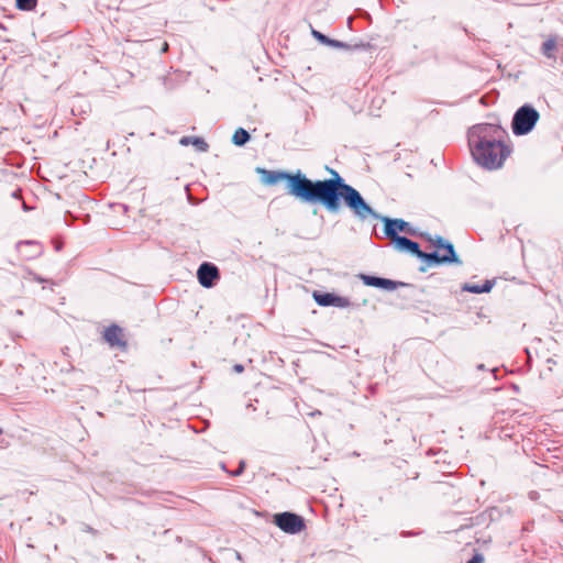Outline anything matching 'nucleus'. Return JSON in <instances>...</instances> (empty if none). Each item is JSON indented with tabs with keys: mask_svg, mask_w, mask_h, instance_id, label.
Returning a JSON list of instances; mask_svg holds the SVG:
<instances>
[{
	"mask_svg": "<svg viewBox=\"0 0 563 563\" xmlns=\"http://www.w3.org/2000/svg\"><path fill=\"white\" fill-rule=\"evenodd\" d=\"M331 178L312 180L302 173L306 194L305 203H320L329 212L336 213L341 208V200L344 201L353 213L364 220L367 217H377L376 211L364 200L362 195L351 185L346 184L340 174L327 167Z\"/></svg>",
	"mask_w": 563,
	"mask_h": 563,
	"instance_id": "f257e3e1",
	"label": "nucleus"
},
{
	"mask_svg": "<svg viewBox=\"0 0 563 563\" xmlns=\"http://www.w3.org/2000/svg\"><path fill=\"white\" fill-rule=\"evenodd\" d=\"M467 140L474 162L487 170L501 168L512 152L509 134L499 123L471 126Z\"/></svg>",
	"mask_w": 563,
	"mask_h": 563,
	"instance_id": "f03ea898",
	"label": "nucleus"
},
{
	"mask_svg": "<svg viewBox=\"0 0 563 563\" xmlns=\"http://www.w3.org/2000/svg\"><path fill=\"white\" fill-rule=\"evenodd\" d=\"M255 172L261 176V181L266 186H273L279 181H285L287 194L303 202V195L306 194L303 185L306 181L302 179V172L300 169L295 173H290L286 170H269L263 167H256Z\"/></svg>",
	"mask_w": 563,
	"mask_h": 563,
	"instance_id": "7ed1b4c3",
	"label": "nucleus"
},
{
	"mask_svg": "<svg viewBox=\"0 0 563 563\" xmlns=\"http://www.w3.org/2000/svg\"><path fill=\"white\" fill-rule=\"evenodd\" d=\"M540 118L539 112L530 104L521 106L511 121L512 133L517 136L530 133Z\"/></svg>",
	"mask_w": 563,
	"mask_h": 563,
	"instance_id": "20e7f679",
	"label": "nucleus"
},
{
	"mask_svg": "<svg viewBox=\"0 0 563 563\" xmlns=\"http://www.w3.org/2000/svg\"><path fill=\"white\" fill-rule=\"evenodd\" d=\"M274 523L283 531L296 534L301 532L306 525L305 519L294 512L285 511L274 516Z\"/></svg>",
	"mask_w": 563,
	"mask_h": 563,
	"instance_id": "39448f33",
	"label": "nucleus"
},
{
	"mask_svg": "<svg viewBox=\"0 0 563 563\" xmlns=\"http://www.w3.org/2000/svg\"><path fill=\"white\" fill-rule=\"evenodd\" d=\"M377 217L375 219H379L384 222V234L385 236H396L399 235V232H404L409 235H416V229L407 221L402 219H391L385 216H380L376 212Z\"/></svg>",
	"mask_w": 563,
	"mask_h": 563,
	"instance_id": "423d86ee",
	"label": "nucleus"
},
{
	"mask_svg": "<svg viewBox=\"0 0 563 563\" xmlns=\"http://www.w3.org/2000/svg\"><path fill=\"white\" fill-rule=\"evenodd\" d=\"M540 52L551 60V65H554L558 62L563 63V41H560L558 36H550L547 38L542 43Z\"/></svg>",
	"mask_w": 563,
	"mask_h": 563,
	"instance_id": "0eeeda50",
	"label": "nucleus"
},
{
	"mask_svg": "<svg viewBox=\"0 0 563 563\" xmlns=\"http://www.w3.org/2000/svg\"><path fill=\"white\" fill-rule=\"evenodd\" d=\"M417 257L419 260L426 262L428 266L441 265V264H457V265L462 264L461 260L456 255V252H451V255L445 254V253L440 255L437 251L427 253L419 249Z\"/></svg>",
	"mask_w": 563,
	"mask_h": 563,
	"instance_id": "6e6552de",
	"label": "nucleus"
},
{
	"mask_svg": "<svg viewBox=\"0 0 563 563\" xmlns=\"http://www.w3.org/2000/svg\"><path fill=\"white\" fill-rule=\"evenodd\" d=\"M197 278L202 287L211 288L220 279L219 268L212 263L203 262L197 271Z\"/></svg>",
	"mask_w": 563,
	"mask_h": 563,
	"instance_id": "1a4fd4ad",
	"label": "nucleus"
},
{
	"mask_svg": "<svg viewBox=\"0 0 563 563\" xmlns=\"http://www.w3.org/2000/svg\"><path fill=\"white\" fill-rule=\"evenodd\" d=\"M360 278L363 280L364 285H366V286L376 287V288L386 289V290H395L398 287L407 286V284H405L402 282H395V280H391L388 278L373 276V275L361 274Z\"/></svg>",
	"mask_w": 563,
	"mask_h": 563,
	"instance_id": "9d476101",
	"label": "nucleus"
},
{
	"mask_svg": "<svg viewBox=\"0 0 563 563\" xmlns=\"http://www.w3.org/2000/svg\"><path fill=\"white\" fill-rule=\"evenodd\" d=\"M390 240V243L394 245V249L401 253H409L411 255L417 256L420 245L408 239L407 236L396 235V236H386Z\"/></svg>",
	"mask_w": 563,
	"mask_h": 563,
	"instance_id": "9b49d317",
	"label": "nucleus"
},
{
	"mask_svg": "<svg viewBox=\"0 0 563 563\" xmlns=\"http://www.w3.org/2000/svg\"><path fill=\"white\" fill-rule=\"evenodd\" d=\"M314 299L318 305L323 307H340L345 308L350 306V300L346 297H341L331 292L314 294Z\"/></svg>",
	"mask_w": 563,
	"mask_h": 563,
	"instance_id": "f8f14e48",
	"label": "nucleus"
},
{
	"mask_svg": "<svg viewBox=\"0 0 563 563\" xmlns=\"http://www.w3.org/2000/svg\"><path fill=\"white\" fill-rule=\"evenodd\" d=\"M104 340L110 346L125 347L126 342L123 340L122 329L119 325L112 324L104 330Z\"/></svg>",
	"mask_w": 563,
	"mask_h": 563,
	"instance_id": "ddd939ff",
	"label": "nucleus"
},
{
	"mask_svg": "<svg viewBox=\"0 0 563 563\" xmlns=\"http://www.w3.org/2000/svg\"><path fill=\"white\" fill-rule=\"evenodd\" d=\"M312 36L316 40H318L320 43H322L324 45H328V46H331V47H334V48L346 49V48L350 47L349 44H346L344 42H341V41H338V40L330 38L329 36L324 35L321 32L316 31V30H312Z\"/></svg>",
	"mask_w": 563,
	"mask_h": 563,
	"instance_id": "4468645a",
	"label": "nucleus"
},
{
	"mask_svg": "<svg viewBox=\"0 0 563 563\" xmlns=\"http://www.w3.org/2000/svg\"><path fill=\"white\" fill-rule=\"evenodd\" d=\"M493 286H494L493 280H485L484 284H482V285L465 283L462 286V290L472 292V294H484V292H489L492 290Z\"/></svg>",
	"mask_w": 563,
	"mask_h": 563,
	"instance_id": "2eb2a0df",
	"label": "nucleus"
},
{
	"mask_svg": "<svg viewBox=\"0 0 563 563\" xmlns=\"http://www.w3.org/2000/svg\"><path fill=\"white\" fill-rule=\"evenodd\" d=\"M181 145H194L199 152H207L209 148L208 143L198 136H183L179 142Z\"/></svg>",
	"mask_w": 563,
	"mask_h": 563,
	"instance_id": "dca6fc26",
	"label": "nucleus"
},
{
	"mask_svg": "<svg viewBox=\"0 0 563 563\" xmlns=\"http://www.w3.org/2000/svg\"><path fill=\"white\" fill-rule=\"evenodd\" d=\"M429 241L438 249L444 250L445 254L451 255V252H455L454 245L440 235H437L435 238H429Z\"/></svg>",
	"mask_w": 563,
	"mask_h": 563,
	"instance_id": "f3484780",
	"label": "nucleus"
},
{
	"mask_svg": "<svg viewBox=\"0 0 563 563\" xmlns=\"http://www.w3.org/2000/svg\"><path fill=\"white\" fill-rule=\"evenodd\" d=\"M250 133L243 128H239L232 136V142L236 146H243L250 141Z\"/></svg>",
	"mask_w": 563,
	"mask_h": 563,
	"instance_id": "a211bd4d",
	"label": "nucleus"
},
{
	"mask_svg": "<svg viewBox=\"0 0 563 563\" xmlns=\"http://www.w3.org/2000/svg\"><path fill=\"white\" fill-rule=\"evenodd\" d=\"M36 5L37 0H15V7L21 11H32Z\"/></svg>",
	"mask_w": 563,
	"mask_h": 563,
	"instance_id": "6ab92c4d",
	"label": "nucleus"
},
{
	"mask_svg": "<svg viewBox=\"0 0 563 563\" xmlns=\"http://www.w3.org/2000/svg\"><path fill=\"white\" fill-rule=\"evenodd\" d=\"M245 468V462L244 461H241L240 464H239V467H236V471L232 472L231 475L232 476H239L243 473Z\"/></svg>",
	"mask_w": 563,
	"mask_h": 563,
	"instance_id": "aec40b11",
	"label": "nucleus"
},
{
	"mask_svg": "<svg viewBox=\"0 0 563 563\" xmlns=\"http://www.w3.org/2000/svg\"><path fill=\"white\" fill-rule=\"evenodd\" d=\"M484 559L481 554H475L467 563H483Z\"/></svg>",
	"mask_w": 563,
	"mask_h": 563,
	"instance_id": "412c9836",
	"label": "nucleus"
},
{
	"mask_svg": "<svg viewBox=\"0 0 563 563\" xmlns=\"http://www.w3.org/2000/svg\"><path fill=\"white\" fill-rule=\"evenodd\" d=\"M233 369L236 372V373H242L244 371V367L243 365L241 364H235Z\"/></svg>",
	"mask_w": 563,
	"mask_h": 563,
	"instance_id": "4be33fe9",
	"label": "nucleus"
},
{
	"mask_svg": "<svg viewBox=\"0 0 563 563\" xmlns=\"http://www.w3.org/2000/svg\"><path fill=\"white\" fill-rule=\"evenodd\" d=\"M168 43L167 42H164L163 45H162V48H161V52L162 53H166L168 51Z\"/></svg>",
	"mask_w": 563,
	"mask_h": 563,
	"instance_id": "5701e85b",
	"label": "nucleus"
},
{
	"mask_svg": "<svg viewBox=\"0 0 563 563\" xmlns=\"http://www.w3.org/2000/svg\"><path fill=\"white\" fill-rule=\"evenodd\" d=\"M33 278H34V280H36V282H38V283H44V282H45V279H44V278H42V277L37 276L36 274H33Z\"/></svg>",
	"mask_w": 563,
	"mask_h": 563,
	"instance_id": "b1692460",
	"label": "nucleus"
},
{
	"mask_svg": "<svg viewBox=\"0 0 563 563\" xmlns=\"http://www.w3.org/2000/svg\"><path fill=\"white\" fill-rule=\"evenodd\" d=\"M426 271H427V267H426V266H421V267H420V272H423V273H424Z\"/></svg>",
	"mask_w": 563,
	"mask_h": 563,
	"instance_id": "393cba45",
	"label": "nucleus"
},
{
	"mask_svg": "<svg viewBox=\"0 0 563 563\" xmlns=\"http://www.w3.org/2000/svg\"><path fill=\"white\" fill-rule=\"evenodd\" d=\"M477 368H478V369H484V364H479V365L477 366Z\"/></svg>",
	"mask_w": 563,
	"mask_h": 563,
	"instance_id": "a878e982",
	"label": "nucleus"
},
{
	"mask_svg": "<svg viewBox=\"0 0 563 563\" xmlns=\"http://www.w3.org/2000/svg\"><path fill=\"white\" fill-rule=\"evenodd\" d=\"M13 197L18 198V191L13 192Z\"/></svg>",
	"mask_w": 563,
	"mask_h": 563,
	"instance_id": "bb28decb",
	"label": "nucleus"
},
{
	"mask_svg": "<svg viewBox=\"0 0 563 563\" xmlns=\"http://www.w3.org/2000/svg\"><path fill=\"white\" fill-rule=\"evenodd\" d=\"M2 433V429L0 428V434Z\"/></svg>",
	"mask_w": 563,
	"mask_h": 563,
	"instance_id": "cd10ccee",
	"label": "nucleus"
}]
</instances>
